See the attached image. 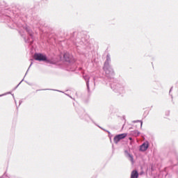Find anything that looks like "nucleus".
Segmentation results:
<instances>
[{"mask_svg":"<svg viewBox=\"0 0 178 178\" xmlns=\"http://www.w3.org/2000/svg\"><path fill=\"white\" fill-rule=\"evenodd\" d=\"M139 123H140V127H143V121H138Z\"/></svg>","mask_w":178,"mask_h":178,"instance_id":"obj_9","label":"nucleus"},{"mask_svg":"<svg viewBox=\"0 0 178 178\" xmlns=\"http://www.w3.org/2000/svg\"><path fill=\"white\" fill-rule=\"evenodd\" d=\"M109 63H111V57L109 56H107L106 60L104 63L103 69L106 73V76L111 79L113 77V76H115V72L113 71V69L112 68V67H111Z\"/></svg>","mask_w":178,"mask_h":178,"instance_id":"obj_1","label":"nucleus"},{"mask_svg":"<svg viewBox=\"0 0 178 178\" xmlns=\"http://www.w3.org/2000/svg\"><path fill=\"white\" fill-rule=\"evenodd\" d=\"M85 80H86V81L87 87H88V88H89V87H90V85H89L90 79H88L87 77H85Z\"/></svg>","mask_w":178,"mask_h":178,"instance_id":"obj_8","label":"nucleus"},{"mask_svg":"<svg viewBox=\"0 0 178 178\" xmlns=\"http://www.w3.org/2000/svg\"><path fill=\"white\" fill-rule=\"evenodd\" d=\"M127 136V134H121L119 135H117L114 137V143L115 144H118L120 141V140H123V138H125V137Z\"/></svg>","mask_w":178,"mask_h":178,"instance_id":"obj_3","label":"nucleus"},{"mask_svg":"<svg viewBox=\"0 0 178 178\" xmlns=\"http://www.w3.org/2000/svg\"><path fill=\"white\" fill-rule=\"evenodd\" d=\"M66 56H67V54H64V58H66Z\"/></svg>","mask_w":178,"mask_h":178,"instance_id":"obj_10","label":"nucleus"},{"mask_svg":"<svg viewBox=\"0 0 178 178\" xmlns=\"http://www.w3.org/2000/svg\"><path fill=\"white\" fill-rule=\"evenodd\" d=\"M3 95H6V94L0 95V97H3Z\"/></svg>","mask_w":178,"mask_h":178,"instance_id":"obj_11","label":"nucleus"},{"mask_svg":"<svg viewBox=\"0 0 178 178\" xmlns=\"http://www.w3.org/2000/svg\"><path fill=\"white\" fill-rule=\"evenodd\" d=\"M26 31H28V32H29V29H26Z\"/></svg>","mask_w":178,"mask_h":178,"instance_id":"obj_12","label":"nucleus"},{"mask_svg":"<svg viewBox=\"0 0 178 178\" xmlns=\"http://www.w3.org/2000/svg\"><path fill=\"white\" fill-rule=\"evenodd\" d=\"M131 178H138V172L136 170L132 171Z\"/></svg>","mask_w":178,"mask_h":178,"instance_id":"obj_6","label":"nucleus"},{"mask_svg":"<svg viewBox=\"0 0 178 178\" xmlns=\"http://www.w3.org/2000/svg\"><path fill=\"white\" fill-rule=\"evenodd\" d=\"M138 134H140V132L138 131Z\"/></svg>","mask_w":178,"mask_h":178,"instance_id":"obj_13","label":"nucleus"},{"mask_svg":"<svg viewBox=\"0 0 178 178\" xmlns=\"http://www.w3.org/2000/svg\"><path fill=\"white\" fill-rule=\"evenodd\" d=\"M125 155L127 158H129V161H131V162H132L133 163V161H134L133 156H131V154H129V152H127V150L125 151Z\"/></svg>","mask_w":178,"mask_h":178,"instance_id":"obj_5","label":"nucleus"},{"mask_svg":"<svg viewBox=\"0 0 178 178\" xmlns=\"http://www.w3.org/2000/svg\"><path fill=\"white\" fill-rule=\"evenodd\" d=\"M34 59L35 60H39L40 62H46V63H54L52 60L48 59L47 56L42 54H35Z\"/></svg>","mask_w":178,"mask_h":178,"instance_id":"obj_2","label":"nucleus"},{"mask_svg":"<svg viewBox=\"0 0 178 178\" xmlns=\"http://www.w3.org/2000/svg\"><path fill=\"white\" fill-rule=\"evenodd\" d=\"M118 92H119L120 94H123L124 91V88H119L117 89Z\"/></svg>","mask_w":178,"mask_h":178,"instance_id":"obj_7","label":"nucleus"},{"mask_svg":"<svg viewBox=\"0 0 178 178\" xmlns=\"http://www.w3.org/2000/svg\"><path fill=\"white\" fill-rule=\"evenodd\" d=\"M148 147H149V143L148 142H145L140 145V151L144 152L148 149Z\"/></svg>","mask_w":178,"mask_h":178,"instance_id":"obj_4","label":"nucleus"}]
</instances>
